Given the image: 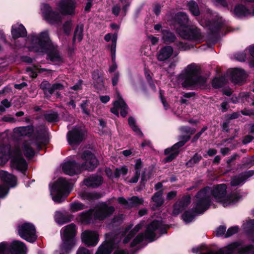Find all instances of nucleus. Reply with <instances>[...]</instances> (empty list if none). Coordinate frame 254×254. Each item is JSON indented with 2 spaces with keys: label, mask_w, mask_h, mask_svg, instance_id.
<instances>
[{
  "label": "nucleus",
  "mask_w": 254,
  "mask_h": 254,
  "mask_svg": "<svg viewBox=\"0 0 254 254\" xmlns=\"http://www.w3.org/2000/svg\"><path fill=\"white\" fill-rule=\"evenodd\" d=\"M32 50L36 53L46 54L47 59L52 62H63L57 47L50 39L48 30H45L36 35H30Z\"/></svg>",
  "instance_id": "obj_1"
},
{
  "label": "nucleus",
  "mask_w": 254,
  "mask_h": 254,
  "mask_svg": "<svg viewBox=\"0 0 254 254\" xmlns=\"http://www.w3.org/2000/svg\"><path fill=\"white\" fill-rule=\"evenodd\" d=\"M180 134L178 136V142L172 147L165 149L164 154L167 155L163 162L164 163H169L175 159L179 154V148L184 146L191 138V135L195 133L196 129L189 126H181L179 128Z\"/></svg>",
  "instance_id": "obj_2"
},
{
  "label": "nucleus",
  "mask_w": 254,
  "mask_h": 254,
  "mask_svg": "<svg viewBox=\"0 0 254 254\" xmlns=\"http://www.w3.org/2000/svg\"><path fill=\"white\" fill-rule=\"evenodd\" d=\"M77 227L73 223L68 224L63 227L61 230V243L59 250L55 254H69L77 245Z\"/></svg>",
  "instance_id": "obj_3"
},
{
  "label": "nucleus",
  "mask_w": 254,
  "mask_h": 254,
  "mask_svg": "<svg viewBox=\"0 0 254 254\" xmlns=\"http://www.w3.org/2000/svg\"><path fill=\"white\" fill-rule=\"evenodd\" d=\"M181 76L184 80L182 85L184 88L204 89L206 87L207 78L200 75V69L194 63L189 64Z\"/></svg>",
  "instance_id": "obj_4"
},
{
  "label": "nucleus",
  "mask_w": 254,
  "mask_h": 254,
  "mask_svg": "<svg viewBox=\"0 0 254 254\" xmlns=\"http://www.w3.org/2000/svg\"><path fill=\"white\" fill-rule=\"evenodd\" d=\"M227 188L225 184L214 185L210 187L209 194L216 201L222 203L224 206L237 202L242 197L240 192L236 191L226 195Z\"/></svg>",
  "instance_id": "obj_5"
},
{
  "label": "nucleus",
  "mask_w": 254,
  "mask_h": 254,
  "mask_svg": "<svg viewBox=\"0 0 254 254\" xmlns=\"http://www.w3.org/2000/svg\"><path fill=\"white\" fill-rule=\"evenodd\" d=\"M210 187H205L199 190L195 195L194 206L198 214H203L211 204V197L209 194Z\"/></svg>",
  "instance_id": "obj_6"
},
{
  "label": "nucleus",
  "mask_w": 254,
  "mask_h": 254,
  "mask_svg": "<svg viewBox=\"0 0 254 254\" xmlns=\"http://www.w3.org/2000/svg\"><path fill=\"white\" fill-rule=\"evenodd\" d=\"M69 184L68 182L62 177H60L57 180L54 182L50 188L51 195L52 199L56 203H61L63 201V197L67 190Z\"/></svg>",
  "instance_id": "obj_7"
},
{
  "label": "nucleus",
  "mask_w": 254,
  "mask_h": 254,
  "mask_svg": "<svg viewBox=\"0 0 254 254\" xmlns=\"http://www.w3.org/2000/svg\"><path fill=\"white\" fill-rule=\"evenodd\" d=\"M25 244L20 241H14L9 245L6 242L0 243V254H26Z\"/></svg>",
  "instance_id": "obj_8"
},
{
  "label": "nucleus",
  "mask_w": 254,
  "mask_h": 254,
  "mask_svg": "<svg viewBox=\"0 0 254 254\" xmlns=\"http://www.w3.org/2000/svg\"><path fill=\"white\" fill-rule=\"evenodd\" d=\"M80 158L84 161L81 164L80 163L81 171L92 172L99 165L98 159L90 150H86L83 151L80 155Z\"/></svg>",
  "instance_id": "obj_9"
},
{
  "label": "nucleus",
  "mask_w": 254,
  "mask_h": 254,
  "mask_svg": "<svg viewBox=\"0 0 254 254\" xmlns=\"http://www.w3.org/2000/svg\"><path fill=\"white\" fill-rule=\"evenodd\" d=\"M41 9L44 20L48 23L54 25L62 22L63 18L61 12L54 10L49 4L43 3Z\"/></svg>",
  "instance_id": "obj_10"
},
{
  "label": "nucleus",
  "mask_w": 254,
  "mask_h": 254,
  "mask_svg": "<svg viewBox=\"0 0 254 254\" xmlns=\"http://www.w3.org/2000/svg\"><path fill=\"white\" fill-rule=\"evenodd\" d=\"M18 231L20 237L28 242L34 243L37 239L35 227L32 223H24L19 226Z\"/></svg>",
  "instance_id": "obj_11"
},
{
  "label": "nucleus",
  "mask_w": 254,
  "mask_h": 254,
  "mask_svg": "<svg viewBox=\"0 0 254 254\" xmlns=\"http://www.w3.org/2000/svg\"><path fill=\"white\" fill-rule=\"evenodd\" d=\"M160 224L159 220H154L147 225L144 234L140 233L134 238L140 243L142 242L144 239L148 240L149 242L154 241L156 237L155 232L159 227Z\"/></svg>",
  "instance_id": "obj_12"
},
{
  "label": "nucleus",
  "mask_w": 254,
  "mask_h": 254,
  "mask_svg": "<svg viewBox=\"0 0 254 254\" xmlns=\"http://www.w3.org/2000/svg\"><path fill=\"white\" fill-rule=\"evenodd\" d=\"M66 138L70 145H79L85 139V133L81 127H74L67 132Z\"/></svg>",
  "instance_id": "obj_13"
},
{
  "label": "nucleus",
  "mask_w": 254,
  "mask_h": 254,
  "mask_svg": "<svg viewBox=\"0 0 254 254\" xmlns=\"http://www.w3.org/2000/svg\"><path fill=\"white\" fill-rule=\"evenodd\" d=\"M94 209V219L103 221L110 217L114 213L115 209L113 206H109L106 202H101L96 206Z\"/></svg>",
  "instance_id": "obj_14"
},
{
  "label": "nucleus",
  "mask_w": 254,
  "mask_h": 254,
  "mask_svg": "<svg viewBox=\"0 0 254 254\" xmlns=\"http://www.w3.org/2000/svg\"><path fill=\"white\" fill-rule=\"evenodd\" d=\"M180 34L184 39L191 41H200L203 38L200 30L193 26H188L182 29Z\"/></svg>",
  "instance_id": "obj_15"
},
{
  "label": "nucleus",
  "mask_w": 254,
  "mask_h": 254,
  "mask_svg": "<svg viewBox=\"0 0 254 254\" xmlns=\"http://www.w3.org/2000/svg\"><path fill=\"white\" fill-rule=\"evenodd\" d=\"M57 6L62 15H75L76 8L75 0H61Z\"/></svg>",
  "instance_id": "obj_16"
},
{
  "label": "nucleus",
  "mask_w": 254,
  "mask_h": 254,
  "mask_svg": "<svg viewBox=\"0 0 254 254\" xmlns=\"http://www.w3.org/2000/svg\"><path fill=\"white\" fill-rule=\"evenodd\" d=\"M81 238L82 242L88 247H95L99 241L98 233L92 230L84 231L81 234Z\"/></svg>",
  "instance_id": "obj_17"
},
{
  "label": "nucleus",
  "mask_w": 254,
  "mask_h": 254,
  "mask_svg": "<svg viewBox=\"0 0 254 254\" xmlns=\"http://www.w3.org/2000/svg\"><path fill=\"white\" fill-rule=\"evenodd\" d=\"M191 202V197L189 195H184L173 205V215L177 216L186 209Z\"/></svg>",
  "instance_id": "obj_18"
},
{
  "label": "nucleus",
  "mask_w": 254,
  "mask_h": 254,
  "mask_svg": "<svg viewBox=\"0 0 254 254\" xmlns=\"http://www.w3.org/2000/svg\"><path fill=\"white\" fill-rule=\"evenodd\" d=\"M62 171L66 175L72 176L81 172L80 163L75 160L68 161L62 166Z\"/></svg>",
  "instance_id": "obj_19"
},
{
  "label": "nucleus",
  "mask_w": 254,
  "mask_h": 254,
  "mask_svg": "<svg viewBox=\"0 0 254 254\" xmlns=\"http://www.w3.org/2000/svg\"><path fill=\"white\" fill-rule=\"evenodd\" d=\"M12 166L26 175L28 165L25 159L21 155L13 156L10 160Z\"/></svg>",
  "instance_id": "obj_20"
},
{
  "label": "nucleus",
  "mask_w": 254,
  "mask_h": 254,
  "mask_svg": "<svg viewBox=\"0 0 254 254\" xmlns=\"http://www.w3.org/2000/svg\"><path fill=\"white\" fill-rule=\"evenodd\" d=\"M206 25L209 30L210 35L217 37L219 36L220 32L224 23L218 20L211 19L206 21Z\"/></svg>",
  "instance_id": "obj_21"
},
{
  "label": "nucleus",
  "mask_w": 254,
  "mask_h": 254,
  "mask_svg": "<svg viewBox=\"0 0 254 254\" xmlns=\"http://www.w3.org/2000/svg\"><path fill=\"white\" fill-rule=\"evenodd\" d=\"M231 82L234 84H241L244 82L246 78L245 71L239 68H234L230 72Z\"/></svg>",
  "instance_id": "obj_22"
},
{
  "label": "nucleus",
  "mask_w": 254,
  "mask_h": 254,
  "mask_svg": "<svg viewBox=\"0 0 254 254\" xmlns=\"http://www.w3.org/2000/svg\"><path fill=\"white\" fill-rule=\"evenodd\" d=\"M173 48L171 46H165L161 48L157 52L156 57L160 62H164L168 60L173 53Z\"/></svg>",
  "instance_id": "obj_23"
},
{
  "label": "nucleus",
  "mask_w": 254,
  "mask_h": 254,
  "mask_svg": "<svg viewBox=\"0 0 254 254\" xmlns=\"http://www.w3.org/2000/svg\"><path fill=\"white\" fill-rule=\"evenodd\" d=\"M173 21L175 24H177L182 28V29L188 26L189 18L186 13L180 11L175 14Z\"/></svg>",
  "instance_id": "obj_24"
},
{
  "label": "nucleus",
  "mask_w": 254,
  "mask_h": 254,
  "mask_svg": "<svg viewBox=\"0 0 254 254\" xmlns=\"http://www.w3.org/2000/svg\"><path fill=\"white\" fill-rule=\"evenodd\" d=\"M11 33L14 40L20 37H25L27 35L26 29L22 24L18 25H13L11 27Z\"/></svg>",
  "instance_id": "obj_25"
},
{
  "label": "nucleus",
  "mask_w": 254,
  "mask_h": 254,
  "mask_svg": "<svg viewBox=\"0 0 254 254\" xmlns=\"http://www.w3.org/2000/svg\"><path fill=\"white\" fill-rule=\"evenodd\" d=\"M103 179L99 176H93L84 180V184L87 187L97 188L102 185Z\"/></svg>",
  "instance_id": "obj_26"
},
{
  "label": "nucleus",
  "mask_w": 254,
  "mask_h": 254,
  "mask_svg": "<svg viewBox=\"0 0 254 254\" xmlns=\"http://www.w3.org/2000/svg\"><path fill=\"white\" fill-rule=\"evenodd\" d=\"M14 132L20 136H31L34 132V127L32 125L27 126L15 127Z\"/></svg>",
  "instance_id": "obj_27"
},
{
  "label": "nucleus",
  "mask_w": 254,
  "mask_h": 254,
  "mask_svg": "<svg viewBox=\"0 0 254 254\" xmlns=\"http://www.w3.org/2000/svg\"><path fill=\"white\" fill-rule=\"evenodd\" d=\"M233 12L235 16L238 18L245 17L251 14L250 10L245 5L241 3L235 6Z\"/></svg>",
  "instance_id": "obj_28"
},
{
  "label": "nucleus",
  "mask_w": 254,
  "mask_h": 254,
  "mask_svg": "<svg viewBox=\"0 0 254 254\" xmlns=\"http://www.w3.org/2000/svg\"><path fill=\"white\" fill-rule=\"evenodd\" d=\"M94 209H89L81 212L79 214V220L82 223L84 224H90L93 220L94 217Z\"/></svg>",
  "instance_id": "obj_29"
},
{
  "label": "nucleus",
  "mask_w": 254,
  "mask_h": 254,
  "mask_svg": "<svg viewBox=\"0 0 254 254\" xmlns=\"http://www.w3.org/2000/svg\"><path fill=\"white\" fill-rule=\"evenodd\" d=\"M114 105L115 107L121 109V116L125 118L127 114L128 106L124 99L121 97L118 100L115 101Z\"/></svg>",
  "instance_id": "obj_30"
},
{
  "label": "nucleus",
  "mask_w": 254,
  "mask_h": 254,
  "mask_svg": "<svg viewBox=\"0 0 254 254\" xmlns=\"http://www.w3.org/2000/svg\"><path fill=\"white\" fill-rule=\"evenodd\" d=\"M162 40L166 44H169L175 42L177 37L174 32L169 30L163 29L162 30Z\"/></svg>",
  "instance_id": "obj_31"
},
{
  "label": "nucleus",
  "mask_w": 254,
  "mask_h": 254,
  "mask_svg": "<svg viewBox=\"0 0 254 254\" xmlns=\"http://www.w3.org/2000/svg\"><path fill=\"white\" fill-rule=\"evenodd\" d=\"M198 215L193 207L186 210L182 215V218L186 223L192 222L196 215Z\"/></svg>",
  "instance_id": "obj_32"
},
{
  "label": "nucleus",
  "mask_w": 254,
  "mask_h": 254,
  "mask_svg": "<svg viewBox=\"0 0 254 254\" xmlns=\"http://www.w3.org/2000/svg\"><path fill=\"white\" fill-rule=\"evenodd\" d=\"M112 241H105L98 248L95 254H111L112 252Z\"/></svg>",
  "instance_id": "obj_33"
},
{
  "label": "nucleus",
  "mask_w": 254,
  "mask_h": 254,
  "mask_svg": "<svg viewBox=\"0 0 254 254\" xmlns=\"http://www.w3.org/2000/svg\"><path fill=\"white\" fill-rule=\"evenodd\" d=\"M1 180L11 187H14L17 184L16 178L12 175L4 172L1 176Z\"/></svg>",
  "instance_id": "obj_34"
},
{
  "label": "nucleus",
  "mask_w": 254,
  "mask_h": 254,
  "mask_svg": "<svg viewBox=\"0 0 254 254\" xmlns=\"http://www.w3.org/2000/svg\"><path fill=\"white\" fill-rule=\"evenodd\" d=\"M59 214L56 215V221L59 224L63 225L64 223L70 222L73 218L72 214H64L59 212Z\"/></svg>",
  "instance_id": "obj_35"
},
{
  "label": "nucleus",
  "mask_w": 254,
  "mask_h": 254,
  "mask_svg": "<svg viewBox=\"0 0 254 254\" xmlns=\"http://www.w3.org/2000/svg\"><path fill=\"white\" fill-rule=\"evenodd\" d=\"M81 197L84 199H87L89 201L95 200L100 199L102 197L103 195L98 192H83L81 194Z\"/></svg>",
  "instance_id": "obj_36"
},
{
  "label": "nucleus",
  "mask_w": 254,
  "mask_h": 254,
  "mask_svg": "<svg viewBox=\"0 0 254 254\" xmlns=\"http://www.w3.org/2000/svg\"><path fill=\"white\" fill-rule=\"evenodd\" d=\"M64 89V86L62 83H55L51 85L47 90L46 94H44V95L46 97H51L56 90H62Z\"/></svg>",
  "instance_id": "obj_37"
},
{
  "label": "nucleus",
  "mask_w": 254,
  "mask_h": 254,
  "mask_svg": "<svg viewBox=\"0 0 254 254\" xmlns=\"http://www.w3.org/2000/svg\"><path fill=\"white\" fill-rule=\"evenodd\" d=\"M117 38V33H115L113 34L112 39V43L110 46L111 56L112 63H115V61H116V52Z\"/></svg>",
  "instance_id": "obj_38"
},
{
  "label": "nucleus",
  "mask_w": 254,
  "mask_h": 254,
  "mask_svg": "<svg viewBox=\"0 0 254 254\" xmlns=\"http://www.w3.org/2000/svg\"><path fill=\"white\" fill-rule=\"evenodd\" d=\"M142 225L141 224L136 225L133 229L131 230L128 234L123 240L124 244L128 243L130 240L135 235V234L141 229Z\"/></svg>",
  "instance_id": "obj_39"
},
{
  "label": "nucleus",
  "mask_w": 254,
  "mask_h": 254,
  "mask_svg": "<svg viewBox=\"0 0 254 254\" xmlns=\"http://www.w3.org/2000/svg\"><path fill=\"white\" fill-rule=\"evenodd\" d=\"M202 156L198 153H195L190 159L186 162V166L187 168H192L194 166L195 164L199 163L202 159Z\"/></svg>",
  "instance_id": "obj_40"
},
{
  "label": "nucleus",
  "mask_w": 254,
  "mask_h": 254,
  "mask_svg": "<svg viewBox=\"0 0 254 254\" xmlns=\"http://www.w3.org/2000/svg\"><path fill=\"white\" fill-rule=\"evenodd\" d=\"M45 119L49 123H57L59 121V114L57 112L51 111L44 114Z\"/></svg>",
  "instance_id": "obj_41"
},
{
  "label": "nucleus",
  "mask_w": 254,
  "mask_h": 254,
  "mask_svg": "<svg viewBox=\"0 0 254 254\" xmlns=\"http://www.w3.org/2000/svg\"><path fill=\"white\" fill-rule=\"evenodd\" d=\"M23 153L27 159H32L35 155L34 149L29 144L26 143L23 145Z\"/></svg>",
  "instance_id": "obj_42"
},
{
  "label": "nucleus",
  "mask_w": 254,
  "mask_h": 254,
  "mask_svg": "<svg viewBox=\"0 0 254 254\" xmlns=\"http://www.w3.org/2000/svg\"><path fill=\"white\" fill-rule=\"evenodd\" d=\"M188 6L191 14L197 16L200 14L199 9L197 3L194 0H190L188 2Z\"/></svg>",
  "instance_id": "obj_43"
},
{
  "label": "nucleus",
  "mask_w": 254,
  "mask_h": 254,
  "mask_svg": "<svg viewBox=\"0 0 254 254\" xmlns=\"http://www.w3.org/2000/svg\"><path fill=\"white\" fill-rule=\"evenodd\" d=\"M88 207L87 205L80 202H74L70 204V210L72 213L83 210Z\"/></svg>",
  "instance_id": "obj_44"
},
{
  "label": "nucleus",
  "mask_w": 254,
  "mask_h": 254,
  "mask_svg": "<svg viewBox=\"0 0 254 254\" xmlns=\"http://www.w3.org/2000/svg\"><path fill=\"white\" fill-rule=\"evenodd\" d=\"M163 191L162 190H158L154 193L152 196V200L156 204V206L160 207L163 204V200L162 198Z\"/></svg>",
  "instance_id": "obj_45"
},
{
  "label": "nucleus",
  "mask_w": 254,
  "mask_h": 254,
  "mask_svg": "<svg viewBox=\"0 0 254 254\" xmlns=\"http://www.w3.org/2000/svg\"><path fill=\"white\" fill-rule=\"evenodd\" d=\"M225 84V78L223 76L215 77L212 80L211 85L213 88L219 89Z\"/></svg>",
  "instance_id": "obj_46"
},
{
  "label": "nucleus",
  "mask_w": 254,
  "mask_h": 254,
  "mask_svg": "<svg viewBox=\"0 0 254 254\" xmlns=\"http://www.w3.org/2000/svg\"><path fill=\"white\" fill-rule=\"evenodd\" d=\"M128 200L129 201V208L142 205L144 201L142 198H139L137 196H133L129 197L128 198Z\"/></svg>",
  "instance_id": "obj_47"
},
{
  "label": "nucleus",
  "mask_w": 254,
  "mask_h": 254,
  "mask_svg": "<svg viewBox=\"0 0 254 254\" xmlns=\"http://www.w3.org/2000/svg\"><path fill=\"white\" fill-rule=\"evenodd\" d=\"M35 138L36 140H41L44 143V145H47L49 140L47 137V134L44 130L38 131L36 132Z\"/></svg>",
  "instance_id": "obj_48"
},
{
  "label": "nucleus",
  "mask_w": 254,
  "mask_h": 254,
  "mask_svg": "<svg viewBox=\"0 0 254 254\" xmlns=\"http://www.w3.org/2000/svg\"><path fill=\"white\" fill-rule=\"evenodd\" d=\"M90 106V101L88 100H82L80 107L82 110L83 114H84L88 116L91 115V111L89 109Z\"/></svg>",
  "instance_id": "obj_49"
},
{
  "label": "nucleus",
  "mask_w": 254,
  "mask_h": 254,
  "mask_svg": "<svg viewBox=\"0 0 254 254\" xmlns=\"http://www.w3.org/2000/svg\"><path fill=\"white\" fill-rule=\"evenodd\" d=\"M94 87L98 89H102L105 87V80L103 76L93 79Z\"/></svg>",
  "instance_id": "obj_50"
},
{
  "label": "nucleus",
  "mask_w": 254,
  "mask_h": 254,
  "mask_svg": "<svg viewBox=\"0 0 254 254\" xmlns=\"http://www.w3.org/2000/svg\"><path fill=\"white\" fill-rule=\"evenodd\" d=\"M72 23L71 20H67L64 22L63 25V29L64 34L69 36L70 35L72 30Z\"/></svg>",
  "instance_id": "obj_51"
},
{
  "label": "nucleus",
  "mask_w": 254,
  "mask_h": 254,
  "mask_svg": "<svg viewBox=\"0 0 254 254\" xmlns=\"http://www.w3.org/2000/svg\"><path fill=\"white\" fill-rule=\"evenodd\" d=\"M244 229L248 234H253L254 233V219H252L248 221L247 222Z\"/></svg>",
  "instance_id": "obj_52"
},
{
  "label": "nucleus",
  "mask_w": 254,
  "mask_h": 254,
  "mask_svg": "<svg viewBox=\"0 0 254 254\" xmlns=\"http://www.w3.org/2000/svg\"><path fill=\"white\" fill-rule=\"evenodd\" d=\"M238 226H235L229 228L225 234V238H229L239 232Z\"/></svg>",
  "instance_id": "obj_53"
},
{
  "label": "nucleus",
  "mask_w": 254,
  "mask_h": 254,
  "mask_svg": "<svg viewBox=\"0 0 254 254\" xmlns=\"http://www.w3.org/2000/svg\"><path fill=\"white\" fill-rule=\"evenodd\" d=\"M163 91L162 90H160L159 91V98L160 99L163 105V107L165 109V110H167L169 108V105L167 103L165 97L163 95Z\"/></svg>",
  "instance_id": "obj_54"
},
{
  "label": "nucleus",
  "mask_w": 254,
  "mask_h": 254,
  "mask_svg": "<svg viewBox=\"0 0 254 254\" xmlns=\"http://www.w3.org/2000/svg\"><path fill=\"white\" fill-rule=\"evenodd\" d=\"M254 250V245L250 244L242 248L241 251L244 254H249L253 252Z\"/></svg>",
  "instance_id": "obj_55"
},
{
  "label": "nucleus",
  "mask_w": 254,
  "mask_h": 254,
  "mask_svg": "<svg viewBox=\"0 0 254 254\" xmlns=\"http://www.w3.org/2000/svg\"><path fill=\"white\" fill-rule=\"evenodd\" d=\"M175 45L181 51H185L190 48V45L188 43L181 41L176 43Z\"/></svg>",
  "instance_id": "obj_56"
},
{
  "label": "nucleus",
  "mask_w": 254,
  "mask_h": 254,
  "mask_svg": "<svg viewBox=\"0 0 254 254\" xmlns=\"http://www.w3.org/2000/svg\"><path fill=\"white\" fill-rule=\"evenodd\" d=\"M226 227L225 225L219 226L216 230V236L221 237L225 234Z\"/></svg>",
  "instance_id": "obj_57"
},
{
  "label": "nucleus",
  "mask_w": 254,
  "mask_h": 254,
  "mask_svg": "<svg viewBox=\"0 0 254 254\" xmlns=\"http://www.w3.org/2000/svg\"><path fill=\"white\" fill-rule=\"evenodd\" d=\"M51 85V84L48 81L44 80L41 83L39 86L40 88L43 90L44 94H46L47 90Z\"/></svg>",
  "instance_id": "obj_58"
},
{
  "label": "nucleus",
  "mask_w": 254,
  "mask_h": 254,
  "mask_svg": "<svg viewBox=\"0 0 254 254\" xmlns=\"http://www.w3.org/2000/svg\"><path fill=\"white\" fill-rule=\"evenodd\" d=\"M245 181L243 177L233 179L231 182V185L233 187H236Z\"/></svg>",
  "instance_id": "obj_59"
},
{
  "label": "nucleus",
  "mask_w": 254,
  "mask_h": 254,
  "mask_svg": "<svg viewBox=\"0 0 254 254\" xmlns=\"http://www.w3.org/2000/svg\"><path fill=\"white\" fill-rule=\"evenodd\" d=\"M104 72L103 71L100 70L98 69H94L92 72V79H95L96 78H99L101 76H103Z\"/></svg>",
  "instance_id": "obj_60"
},
{
  "label": "nucleus",
  "mask_w": 254,
  "mask_h": 254,
  "mask_svg": "<svg viewBox=\"0 0 254 254\" xmlns=\"http://www.w3.org/2000/svg\"><path fill=\"white\" fill-rule=\"evenodd\" d=\"M76 254H91V252L85 247H80L76 251Z\"/></svg>",
  "instance_id": "obj_61"
},
{
  "label": "nucleus",
  "mask_w": 254,
  "mask_h": 254,
  "mask_svg": "<svg viewBox=\"0 0 254 254\" xmlns=\"http://www.w3.org/2000/svg\"><path fill=\"white\" fill-rule=\"evenodd\" d=\"M241 155L238 153H235L230 157V158L227 160L226 163L228 165H230L237 158H240Z\"/></svg>",
  "instance_id": "obj_62"
},
{
  "label": "nucleus",
  "mask_w": 254,
  "mask_h": 254,
  "mask_svg": "<svg viewBox=\"0 0 254 254\" xmlns=\"http://www.w3.org/2000/svg\"><path fill=\"white\" fill-rule=\"evenodd\" d=\"M161 6L160 3H155L153 7V11L154 13L158 16L160 14L161 12Z\"/></svg>",
  "instance_id": "obj_63"
},
{
  "label": "nucleus",
  "mask_w": 254,
  "mask_h": 254,
  "mask_svg": "<svg viewBox=\"0 0 254 254\" xmlns=\"http://www.w3.org/2000/svg\"><path fill=\"white\" fill-rule=\"evenodd\" d=\"M121 7L119 4H116L113 6V7L112 8V13L116 16L119 15Z\"/></svg>",
  "instance_id": "obj_64"
}]
</instances>
